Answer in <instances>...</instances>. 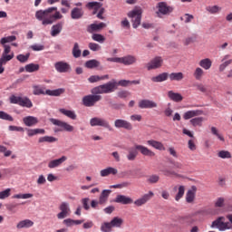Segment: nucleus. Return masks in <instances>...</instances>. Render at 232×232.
<instances>
[{"label":"nucleus","instance_id":"1","mask_svg":"<svg viewBox=\"0 0 232 232\" xmlns=\"http://www.w3.org/2000/svg\"><path fill=\"white\" fill-rule=\"evenodd\" d=\"M35 17L38 21H42V24L44 26L53 24L59 19V11L57 7H49L45 10L36 11Z\"/></svg>","mask_w":232,"mask_h":232},{"label":"nucleus","instance_id":"2","mask_svg":"<svg viewBox=\"0 0 232 232\" xmlns=\"http://www.w3.org/2000/svg\"><path fill=\"white\" fill-rule=\"evenodd\" d=\"M139 151L141 153V155H144V157H155V152L148 149V147L135 144L134 147L129 149L127 160L130 161L135 160V159H137V156L139 155Z\"/></svg>","mask_w":232,"mask_h":232},{"label":"nucleus","instance_id":"3","mask_svg":"<svg viewBox=\"0 0 232 232\" xmlns=\"http://www.w3.org/2000/svg\"><path fill=\"white\" fill-rule=\"evenodd\" d=\"M115 90H117V80L113 79L107 83L92 88L91 92L94 95H101L102 93H113Z\"/></svg>","mask_w":232,"mask_h":232},{"label":"nucleus","instance_id":"4","mask_svg":"<svg viewBox=\"0 0 232 232\" xmlns=\"http://www.w3.org/2000/svg\"><path fill=\"white\" fill-rule=\"evenodd\" d=\"M128 17L131 20L132 27L139 28L142 21V8L136 6L133 10L128 13Z\"/></svg>","mask_w":232,"mask_h":232},{"label":"nucleus","instance_id":"5","mask_svg":"<svg viewBox=\"0 0 232 232\" xmlns=\"http://www.w3.org/2000/svg\"><path fill=\"white\" fill-rule=\"evenodd\" d=\"M109 63H118L119 64H124V66H131V64H135L137 63V57L128 54L123 57H110L107 58Z\"/></svg>","mask_w":232,"mask_h":232},{"label":"nucleus","instance_id":"6","mask_svg":"<svg viewBox=\"0 0 232 232\" xmlns=\"http://www.w3.org/2000/svg\"><path fill=\"white\" fill-rule=\"evenodd\" d=\"M90 125L92 128L99 126L100 128H105L108 131H113V127H111L110 121L104 118L93 117L90 120Z\"/></svg>","mask_w":232,"mask_h":232},{"label":"nucleus","instance_id":"7","mask_svg":"<svg viewBox=\"0 0 232 232\" xmlns=\"http://www.w3.org/2000/svg\"><path fill=\"white\" fill-rule=\"evenodd\" d=\"M101 99H102V96L99 94H89L82 98V104L87 108H92V106H95V104H97Z\"/></svg>","mask_w":232,"mask_h":232},{"label":"nucleus","instance_id":"8","mask_svg":"<svg viewBox=\"0 0 232 232\" xmlns=\"http://www.w3.org/2000/svg\"><path fill=\"white\" fill-rule=\"evenodd\" d=\"M224 218H218L212 222L211 227H217L218 231H227V229H232L231 223L224 222Z\"/></svg>","mask_w":232,"mask_h":232},{"label":"nucleus","instance_id":"9","mask_svg":"<svg viewBox=\"0 0 232 232\" xmlns=\"http://www.w3.org/2000/svg\"><path fill=\"white\" fill-rule=\"evenodd\" d=\"M157 8H158V12H157L158 17H160V15H169V14L173 12V6L168 5L166 2L158 3Z\"/></svg>","mask_w":232,"mask_h":232},{"label":"nucleus","instance_id":"10","mask_svg":"<svg viewBox=\"0 0 232 232\" xmlns=\"http://www.w3.org/2000/svg\"><path fill=\"white\" fill-rule=\"evenodd\" d=\"M34 95H51L54 97H59V90L57 89L54 91H51V90L45 91L44 87L34 86Z\"/></svg>","mask_w":232,"mask_h":232},{"label":"nucleus","instance_id":"11","mask_svg":"<svg viewBox=\"0 0 232 232\" xmlns=\"http://www.w3.org/2000/svg\"><path fill=\"white\" fill-rule=\"evenodd\" d=\"M114 127L117 130H127L128 131H130V130H133V125L131 124V122L126 121V120H122V119H117L114 121Z\"/></svg>","mask_w":232,"mask_h":232},{"label":"nucleus","instance_id":"12","mask_svg":"<svg viewBox=\"0 0 232 232\" xmlns=\"http://www.w3.org/2000/svg\"><path fill=\"white\" fill-rule=\"evenodd\" d=\"M155 194L153 193V191L150 190L147 194H144L142 197L136 199L134 201V204L138 208H140V206H144V204H148V202H150V200H151V198H153Z\"/></svg>","mask_w":232,"mask_h":232},{"label":"nucleus","instance_id":"13","mask_svg":"<svg viewBox=\"0 0 232 232\" xmlns=\"http://www.w3.org/2000/svg\"><path fill=\"white\" fill-rule=\"evenodd\" d=\"M164 60L160 56L153 58L149 63H147V70H157L162 66Z\"/></svg>","mask_w":232,"mask_h":232},{"label":"nucleus","instance_id":"14","mask_svg":"<svg viewBox=\"0 0 232 232\" xmlns=\"http://www.w3.org/2000/svg\"><path fill=\"white\" fill-rule=\"evenodd\" d=\"M71 213L70 204L68 202H63L60 205L59 218H66V217H70Z\"/></svg>","mask_w":232,"mask_h":232},{"label":"nucleus","instance_id":"15","mask_svg":"<svg viewBox=\"0 0 232 232\" xmlns=\"http://www.w3.org/2000/svg\"><path fill=\"white\" fill-rule=\"evenodd\" d=\"M106 26H108V24H106L104 22H101L99 24L93 23L88 25L87 32L89 34H93V32H101L102 30H104Z\"/></svg>","mask_w":232,"mask_h":232},{"label":"nucleus","instance_id":"16","mask_svg":"<svg viewBox=\"0 0 232 232\" xmlns=\"http://www.w3.org/2000/svg\"><path fill=\"white\" fill-rule=\"evenodd\" d=\"M114 202H116L117 204H123L124 206H126L128 204H133V198L126 195L120 194L116 196Z\"/></svg>","mask_w":232,"mask_h":232},{"label":"nucleus","instance_id":"17","mask_svg":"<svg viewBox=\"0 0 232 232\" xmlns=\"http://www.w3.org/2000/svg\"><path fill=\"white\" fill-rule=\"evenodd\" d=\"M195 197H197V187L192 186L186 193V202L188 204H193L195 202Z\"/></svg>","mask_w":232,"mask_h":232},{"label":"nucleus","instance_id":"18","mask_svg":"<svg viewBox=\"0 0 232 232\" xmlns=\"http://www.w3.org/2000/svg\"><path fill=\"white\" fill-rule=\"evenodd\" d=\"M139 108L141 110L157 108V102L150 100H141L139 102Z\"/></svg>","mask_w":232,"mask_h":232},{"label":"nucleus","instance_id":"19","mask_svg":"<svg viewBox=\"0 0 232 232\" xmlns=\"http://www.w3.org/2000/svg\"><path fill=\"white\" fill-rule=\"evenodd\" d=\"M148 146L154 148V150H158L159 151H166V147L160 141H157L155 140H147Z\"/></svg>","mask_w":232,"mask_h":232},{"label":"nucleus","instance_id":"20","mask_svg":"<svg viewBox=\"0 0 232 232\" xmlns=\"http://www.w3.org/2000/svg\"><path fill=\"white\" fill-rule=\"evenodd\" d=\"M204 111L200 110H193L188 111L183 114V119L185 121H189V119H193V117H198V115H203Z\"/></svg>","mask_w":232,"mask_h":232},{"label":"nucleus","instance_id":"21","mask_svg":"<svg viewBox=\"0 0 232 232\" xmlns=\"http://www.w3.org/2000/svg\"><path fill=\"white\" fill-rule=\"evenodd\" d=\"M173 191H178L175 196V200L179 202V200L184 197V193H186V187H184V185L175 186Z\"/></svg>","mask_w":232,"mask_h":232},{"label":"nucleus","instance_id":"22","mask_svg":"<svg viewBox=\"0 0 232 232\" xmlns=\"http://www.w3.org/2000/svg\"><path fill=\"white\" fill-rule=\"evenodd\" d=\"M4 46V53L2 54L1 59H5V61H12V59H14V53H10L12 47H10V45H6V44H3Z\"/></svg>","mask_w":232,"mask_h":232},{"label":"nucleus","instance_id":"23","mask_svg":"<svg viewBox=\"0 0 232 232\" xmlns=\"http://www.w3.org/2000/svg\"><path fill=\"white\" fill-rule=\"evenodd\" d=\"M119 170L113 167H108L100 171L101 177H108L109 175H117Z\"/></svg>","mask_w":232,"mask_h":232},{"label":"nucleus","instance_id":"24","mask_svg":"<svg viewBox=\"0 0 232 232\" xmlns=\"http://www.w3.org/2000/svg\"><path fill=\"white\" fill-rule=\"evenodd\" d=\"M60 112L65 117H68V119H71L72 121L77 120V113H75V111L68 109H60Z\"/></svg>","mask_w":232,"mask_h":232},{"label":"nucleus","instance_id":"25","mask_svg":"<svg viewBox=\"0 0 232 232\" xmlns=\"http://www.w3.org/2000/svg\"><path fill=\"white\" fill-rule=\"evenodd\" d=\"M168 97L174 102H181L182 99H184L181 93L174 92L173 91H169Z\"/></svg>","mask_w":232,"mask_h":232},{"label":"nucleus","instance_id":"26","mask_svg":"<svg viewBox=\"0 0 232 232\" xmlns=\"http://www.w3.org/2000/svg\"><path fill=\"white\" fill-rule=\"evenodd\" d=\"M198 64L203 70H210L211 66H213V62L209 58H204L199 61Z\"/></svg>","mask_w":232,"mask_h":232},{"label":"nucleus","instance_id":"27","mask_svg":"<svg viewBox=\"0 0 232 232\" xmlns=\"http://www.w3.org/2000/svg\"><path fill=\"white\" fill-rule=\"evenodd\" d=\"M23 122L24 124H25V126L32 127L35 126V124H37L39 121L34 116H27L23 119Z\"/></svg>","mask_w":232,"mask_h":232},{"label":"nucleus","instance_id":"28","mask_svg":"<svg viewBox=\"0 0 232 232\" xmlns=\"http://www.w3.org/2000/svg\"><path fill=\"white\" fill-rule=\"evenodd\" d=\"M72 72V66L66 62H59V72L70 73Z\"/></svg>","mask_w":232,"mask_h":232},{"label":"nucleus","instance_id":"29","mask_svg":"<svg viewBox=\"0 0 232 232\" xmlns=\"http://www.w3.org/2000/svg\"><path fill=\"white\" fill-rule=\"evenodd\" d=\"M123 224H124V219H122V218L114 217L111 220V225L112 226V228L116 227L117 229H121Z\"/></svg>","mask_w":232,"mask_h":232},{"label":"nucleus","instance_id":"30","mask_svg":"<svg viewBox=\"0 0 232 232\" xmlns=\"http://www.w3.org/2000/svg\"><path fill=\"white\" fill-rule=\"evenodd\" d=\"M229 57H231V55L229 54H227L223 57V59L221 60L222 63L219 65V72H224V70H226V67L231 64L232 60H227L229 59Z\"/></svg>","mask_w":232,"mask_h":232},{"label":"nucleus","instance_id":"31","mask_svg":"<svg viewBox=\"0 0 232 232\" xmlns=\"http://www.w3.org/2000/svg\"><path fill=\"white\" fill-rule=\"evenodd\" d=\"M110 193H111V189H104L102 190V194L100 195L99 204H106L108 202V198L110 197Z\"/></svg>","mask_w":232,"mask_h":232},{"label":"nucleus","instance_id":"32","mask_svg":"<svg viewBox=\"0 0 232 232\" xmlns=\"http://www.w3.org/2000/svg\"><path fill=\"white\" fill-rule=\"evenodd\" d=\"M102 7V3L101 2H89L87 4V8H89V10H94L92 12L93 15H95V14H97V10H99V8Z\"/></svg>","mask_w":232,"mask_h":232},{"label":"nucleus","instance_id":"33","mask_svg":"<svg viewBox=\"0 0 232 232\" xmlns=\"http://www.w3.org/2000/svg\"><path fill=\"white\" fill-rule=\"evenodd\" d=\"M84 15V12H82V8L74 7L71 12L72 19H81Z\"/></svg>","mask_w":232,"mask_h":232},{"label":"nucleus","instance_id":"34","mask_svg":"<svg viewBox=\"0 0 232 232\" xmlns=\"http://www.w3.org/2000/svg\"><path fill=\"white\" fill-rule=\"evenodd\" d=\"M169 75V74L168 72H162L157 76L152 77L151 81L152 82H164V81H168Z\"/></svg>","mask_w":232,"mask_h":232},{"label":"nucleus","instance_id":"35","mask_svg":"<svg viewBox=\"0 0 232 232\" xmlns=\"http://www.w3.org/2000/svg\"><path fill=\"white\" fill-rule=\"evenodd\" d=\"M59 128L62 130V131H68L69 133H72L73 131L74 128L71 124H69L66 121H59Z\"/></svg>","mask_w":232,"mask_h":232},{"label":"nucleus","instance_id":"36","mask_svg":"<svg viewBox=\"0 0 232 232\" xmlns=\"http://www.w3.org/2000/svg\"><path fill=\"white\" fill-rule=\"evenodd\" d=\"M34 226V221L30 219H24L16 225L17 229H23L24 227H32Z\"/></svg>","mask_w":232,"mask_h":232},{"label":"nucleus","instance_id":"37","mask_svg":"<svg viewBox=\"0 0 232 232\" xmlns=\"http://www.w3.org/2000/svg\"><path fill=\"white\" fill-rule=\"evenodd\" d=\"M19 106H22V108H32L34 103H32L28 97H21Z\"/></svg>","mask_w":232,"mask_h":232},{"label":"nucleus","instance_id":"38","mask_svg":"<svg viewBox=\"0 0 232 232\" xmlns=\"http://www.w3.org/2000/svg\"><path fill=\"white\" fill-rule=\"evenodd\" d=\"M206 10L208 12V14L215 15L217 14H220V12L222 11V7L218 5H208L206 7Z\"/></svg>","mask_w":232,"mask_h":232},{"label":"nucleus","instance_id":"39","mask_svg":"<svg viewBox=\"0 0 232 232\" xmlns=\"http://www.w3.org/2000/svg\"><path fill=\"white\" fill-rule=\"evenodd\" d=\"M99 66H101V62L92 59V60H89L85 63V67L89 68V69H93V68H99Z\"/></svg>","mask_w":232,"mask_h":232},{"label":"nucleus","instance_id":"40","mask_svg":"<svg viewBox=\"0 0 232 232\" xmlns=\"http://www.w3.org/2000/svg\"><path fill=\"white\" fill-rule=\"evenodd\" d=\"M193 75L196 81H202V77H204V69L197 67L194 71Z\"/></svg>","mask_w":232,"mask_h":232},{"label":"nucleus","instance_id":"41","mask_svg":"<svg viewBox=\"0 0 232 232\" xmlns=\"http://www.w3.org/2000/svg\"><path fill=\"white\" fill-rule=\"evenodd\" d=\"M169 78L170 81H182L184 79V73L182 72H172L169 74Z\"/></svg>","mask_w":232,"mask_h":232},{"label":"nucleus","instance_id":"42","mask_svg":"<svg viewBox=\"0 0 232 232\" xmlns=\"http://www.w3.org/2000/svg\"><path fill=\"white\" fill-rule=\"evenodd\" d=\"M43 135L44 134V130L43 129H28L27 135L28 137H34V135Z\"/></svg>","mask_w":232,"mask_h":232},{"label":"nucleus","instance_id":"43","mask_svg":"<svg viewBox=\"0 0 232 232\" xmlns=\"http://www.w3.org/2000/svg\"><path fill=\"white\" fill-rule=\"evenodd\" d=\"M113 229V227L111 226V222H103L101 226V231L102 232H111Z\"/></svg>","mask_w":232,"mask_h":232},{"label":"nucleus","instance_id":"44","mask_svg":"<svg viewBox=\"0 0 232 232\" xmlns=\"http://www.w3.org/2000/svg\"><path fill=\"white\" fill-rule=\"evenodd\" d=\"M39 70V64L35 63H29L25 65V72L28 73H33V72H38Z\"/></svg>","mask_w":232,"mask_h":232},{"label":"nucleus","instance_id":"45","mask_svg":"<svg viewBox=\"0 0 232 232\" xmlns=\"http://www.w3.org/2000/svg\"><path fill=\"white\" fill-rule=\"evenodd\" d=\"M211 133L212 135H215L221 142H226V139H224V136L218 132V129L216 127H211Z\"/></svg>","mask_w":232,"mask_h":232},{"label":"nucleus","instance_id":"46","mask_svg":"<svg viewBox=\"0 0 232 232\" xmlns=\"http://www.w3.org/2000/svg\"><path fill=\"white\" fill-rule=\"evenodd\" d=\"M92 41H96V43H100L101 44H102V43H104V41H106V38L104 37V35H102L101 34H93L92 35Z\"/></svg>","mask_w":232,"mask_h":232},{"label":"nucleus","instance_id":"47","mask_svg":"<svg viewBox=\"0 0 232 232\" xmlns=\"http://www.w3.org/2000/svg\"><path fill=\"white\" fill-rule=\"evenodd\" d=\"M81 49L79 48V44L75 43L72 48V56L75 59H79V57H81Z\"/></svg>","mask_w":232,"mask_h":232},{"label":"nucleus","instance_id":"48","mask_svg":"<svg viewBox=\"0 0 232 232\" xmlns=\"http://www.w3.org/2000/svg\"><path fill=\"white\" fill-rule=\"evenodd\" d=\"M202 122H204V118L203 117H197V118H193V119L190 120V123L194 127L202 126Z\"/></svg>","mask_w":232,"mask_h":232},{"label":"nucleus","instance_id":"49","mask_svg":"<svg viewBox=\"0 0 232 232\" xmlns=\"http://www.w3.org/2000/svg\"><path fill=\"white\" fill-rule=\"evenodd\" d=\"M0 119L3 121H8L9 122H14V117L3 111H0Z\"/></svg>","mask_w":232,"mask_h":232},{"label":"nucleus","instance_id":"50","mask_svg":"<svg viewBox=\"0 0 232 232\" xmlns=\"http://www.w3.org/2000/svg\"><path fill=\"white\" fill-rule=\"evenodd\" d=\"M17 37H15V35L4 37L0 40V44H6V43H14V41H15Z\"/></svg>","mask_w":232,"mask_h":232},{"label":"nucleus","instance_id":"51","mask_svg":"<svg viewBox=\"0 0 232 232\" xmlns=\"http://www.w3.org/2000/svg\"><path fill=\"white\" fill-rule=\"evenodd\" d=\"M219 159H231V152L229 150H220L218 153Z\"/></svg>","mask_w":232,"mask_h":232},{"label":"nucleus","instance_id":"52","mask_svg":"<svg viewBox=\"0 0 232 232\" xmlns=\"http://www.w3.org/2000/svg\"><path fill=\"white\" fill-rule=\"evenodd\" d=\"M17 61L19 63H27L28 60L30 59V53H27L25 55L24 54H18L16 56Z\"/></svg>","mask_w":232,"mask_h":232},{"label":"nucleus","instance_id":"53","mask_svg":"<svg viewBox=\"0 0 232 232\" xmlns=\"http://www.w3.org/2000/svg\"><path fill=\"white\" fill-rule=\"evenodd\" d=\"M159 180H160L159 175H151L148 178L147 182H149V184H157Z\"/></svg>","mask_w":232,"mask_h":232},{"label":"nucleus","instance_id":"54","mask_svg":"<svg viewBox=\"0 0 232 232\" xmlns=\"http://www.w3.org/2000/svg\"><path fill=\"white\" fill-rule=\"evenodd\" d=\"M57 139L52 137V136H44L39 139V142H55Z\"/></svg>","mask_w":232,"mask_h":232},{"label":"nucleus","instance_id":"55","mask_svg":"<svg viewBox=\"0 0 232 232\" xmlns=\"http://www.w3.org/2000/svg\"><path fill=\"white\" fill-rule=\"evenodd\" d=\"M32 197H34V194H30V193H27V194H15L13 196V198H24V199H26V198H32Z\"/></svg>","mask_w":232,"mask_h":232},{"label":"nucleus","instance_id":"56","mask_svg":"<svg viewBox=\"0 0 232 232\" xmlns=\"http://www.w3.org/2000/svg\"><path fill=\"white\" fill-rule=\"evenodd\" d=\"M10 191H12L11 188H6L4 191L0 192V199L1 200H5V198H8V197H10Z\"/></svg>","mask_w":232,"mask_h":232},{"label":"nucleus","instance_id":"57","mask_svg":"<svg viewBox=\"0 0 232 232\" xmlns=\"http://www.w3.org/2000/svg\"><path fill=\"white\" fill-rule=\"evenodd\" d=\"M10 103L11 104H18L21 102V96H15V95H11L9 98Z\"/></svg>","mask_w":232,"mask_h":232},{"label":"nucleus","instance_id":"58","mask_svg":"<svg viewBox=\"0 0 232 232\" xmlns=\"http://www.w3.org/2000/svg\"><path fill=\"white\" fill-rule=\"evenodd\" d=\"M51 35L52 37H57L59 35V24L52 26Z\"/></svg>","mask_w":232,"mask_h":232},{"label":"nucleus","instance_id":"59","mask_svg":"<svg viewBox=\"0 0 232 232\" xmlns=\"http://www.w3.org/2000/svg\"><path fill=\"white\" fill-rule=\"evenodd\" d=\"M82 204L83 206V208L85 211H88L90 209V198H84L82 199Z\"/></svg>","mask_w":232,"mask_h":232},{"label":"nucleus","instance_id":"60","mask_svg":"<svg viewBox=\"0 0 232 232\" xmlns=\"http://www.w3.org/2000/svg\"><path fill=\"white\" fill-rule=\"evenodd\" d=\"M89 48L90 50H92V52H99V50H101V46L99 45V44L95 43H90Z\"/></svg>","mask_w":232,"mask_h":232},{"label":"nucleus","instance_id":"61","mask_svg":"<svg viewBox=\"0 0 232 232\" xmlns=\"http://www.w3.org/2000/svg\"><path fill=\"white\" fill-rule=\"evenodd\" d=\"M30 48L33 49L34 52H42V50H44V45L34 44V45H31Z\"/></svg>","mask_w":232,"mask_h":232},{"label":"nucleus","instance_id":"62","mask_svg":"<svg viewBox=\"0 0 232 232\" xmlns=\"http://www.w3.org/2000/svg\"><path fill=\"white\" fill-rule=\"evenodd\" d=\"M224 202H225L224 198H218L215 202V207L216 208H224Z\"/></svg>","mask_w":232,"mask_h":232},{"label":"nucleus","instance_id":"63","mask_svg":"<svg viewBox=\"0 0 232 232\" xmlns=\"http://www.w3.org/2000/svg\"><path fill=\"white\" fill-rule=\"evenodd\" d=\"M9 131H24V129L23 127H17L11 125L8 127Z\"/></svg>","mask_w":232,"mask_h":232},{"label":"nucleus","instance_id":"64","mask_svg":"<svg viewBox=\"0 0 232 232\" xmlns=\"http://www.w3.org/2000/svg\"><path fill=\"white\" fill-rule=\"evenodd\" d=\"M59 166V160H51L48 164V168L51 169Z\"/></svg>","mask_w":232,"mask_h":232}]
</instances>
